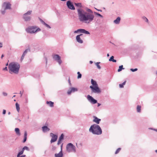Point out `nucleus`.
<instances>
[{
	"mask_svg": "<svg viewBox=\"0 0 157 157\" xmlns=\"http://www.w3.org/2000/svg\"><path fill=\"white\" fill-rule=\"evenodd\" d=\"M62 140L59 139L58 141L57 144L58 145H59L61 143V142Z\"/></svg>",
	"mask_w": 157,
	"mask_h": 157,
	"instance_id": "nucleus-41",
	"label": "nucleus"
},
{
	"mask_svg": "<svg viewBox=\"0 0 157 157\" xmlns=\"http://www.w3.org/2000/svg\"><path fill=\"white\" fill-rule=\"evenodd\" d=\"M50 135L52 137L51 140V143H52L56 141L57 139V136L52 133H50Z\"/></svg>",
	"mask_w": 157,
	"mask_h": 157,
	"instance_id": "nucleus-10",
	"label": "nucleus"
},
{
	"mask_svg": "<svg viewBox=\"0 0 157 157\" xmlns=\"http://www.w3.org/2000/svg\"><path fill=\"white\" fill-rule=\"evenodd\" d=\"M121 150V148H118L117 150L116 151H115V154H118L120 152V151Z\"/></svg>",
	"mask_w": 157,
	"mask_h": 157,
	"instance_id": "nucleus-31",
	"label": "nucleus"
},
{
	"mask_svg": "<svg viewBox=\"0 0 157 157\" xmlns=\"http://www.w3.org/2000/svg\"><path fill=\"white\" fill-rule=\"evenodd\" d=\"M5 13V11H2V14H4Z\"/></svg>",
	"mask_w": 157,
	"mask_h": 157,
	"instance_id": "nucleus-51",
	"label": "nucleus"
},
{
	"mask_svg": "<svg viewBox=\"0 0 157 157\" xmlns=\"http://www.w3.org/2000/svg\"><path fill=\"white\" fill-rule=\"evenodd\" d=\"M156 131H157V129L156 130Z\"/></svg>",
	"mask_w": 157,
	"mask_h": 157,
	"instance_id": "nucleus-63",
	"label": "nucleus"
},
{
	"mask_svg": "<svg viewBox=\"0 0 157 157\" xmlns=\"http://www.w3.org/2000/svg\"><path fill=\"white\" fill-rule=\"evenodd\" d=\"M89 131L94 134L100 135L102 133V130L100 126L98 125H91L89 129Z\"/></svg>",
	"mask_w": 157,
	"mask_h": 157,
	"instance_id": "nucleus-3",
	"label": "nucleus"
},
{
	"mask_svg": "<svg viewBox=\"0 0 157 157\" xmlns=\"http://www.w3.org/2000/svg\"><path fill=\"white\" fill-rule=\"evenodd\" d=\"M2 47V44L1 43H0V48Z\"/></svg>",
	"mask_w": 157,
	"mask_h": 157,
	"instance_id": "nucleus-48",
	"label": "nucleus"
},
{
	"mask_svg": "<svg viewBox=\"0 0 157 157\" xmlns=\"http://www.w3.org/2000/svg\"><path fill=\"white\" fill-rule=\"evenodd\" d=\"M6 113V110L5 109H3V114H5Z\"/></svg>",
	"mask_w": 157,
	"mask_h": 157,
	"instance_id": "nucleus-45",
	"label": "nucleus"
},
{
	"mask_svg": "<svg viewBox=\"0 0 157 157\" xmlns=\"http://www.w3.org/2000/svg\"><path fill=\"white\" fill-rule=\"evenodd\" d=\"M95 14L97 15L98 16L100 17H102V16L99 13H96V12H95Z\"/></svg>",
	"mask_w": 157,
	"mask_h": 157,
	"instance_id": "nucleus-38",
	"label": "nucleus"
},
{
	"mask_svg": "<svg viewBox=\"0 0 157 157\" xmlns=\"http://www.w3.org/2000/svg\"><path fill=\"white\" fill-rule=\"evenodd\" d=\"M137 111L138 112H140L141 111V106L140 105H138L137 106Z\"/></svg>",
	"mask_w": 157,
	"mask_h": 157,
	"instance_id": "nucleus-26",
	"label": "nucleus"
},
{
	"mask_svg": "<svg viewBox=\"0 0 157 157\" xmlns=\"http://www.w3.org/2000/svg\"><path fill=\"white\" fill-rule=\"evenodd\" d=\"M20 94H21V95H22V94H21V92H20Z\"/></svg>",
	"mask_w": 157,
	"mask_h": 157,
	"instance_id": "nucleus-61",
	"label": "nucleus"
},
{
	"mask_svg": "<svg viewBox=\"0 0 157 157\" xmlns=\"http://www.w3.org/2000/svg\"><path fill=\"white\" fill-rule=\"evenodd\" d=\"M124 68H123V66L121 65V66H120L119 67V69L118 70V72H120L121 71L122 69H124Z\"/></svg>",
	"mask_w": 157,
	"mask_h": 157,
	"instance_id": "nucleus-28",
	"label": "nucleus"
},
{
	"mask_svg": "<svg viewBox=\"0 0 157 157\" xmlns=\"http://www.w3.org/2000/svg\"><path fill=\"white\" fill-rule=\"evenodd\" d=\"M42 128L43 131L44 132L49 131L50 130V129L46 126L43 127Z\"/></svg>",
	"mask_w": 157,
	"mask_h": 157,
	"instance_id": "nucleus-18",
	"label": "nucleus"
},
{
	"mask_svg": "<svg viewBox=\"0 0 157 157\" xmlns=\"http://www.w3.org/2000/svg\"><path fill=\"white\" fill-rule=\"evenodd\" d=\"M32 11H29L26 13H25L24 14L23 16V18L25 19V20L26 21H29L30 19V17H26L27 15H30L32 13Z\"/></svg>",
	"mask_w": 157,
	"mask_h": 157,
	"instance_id": "nucleus-9",
	"label": "nucleus"
},
{
	"mask_svg": "<svg viewBox=\"0 0 157 157\" xmlns=\"http://www.w3.org/2000/svg\"><path fill=\"white\" fill-rule=\"evenodd\" d=\"M3 70H4V71H7V67H6L5 68H4Z\"/></svg>",
	"mask_w": 157,
	"mask_h": 157,
	"instance_id": "nucleus-46",
	"label": "nucleus"
},
{
	"mask_svg": "<svg viewBox=\"0 0 157 157\" xmlns=\"http://www.w3.org/2000/svg\"><path fill=\"white\" fill-rule=\"evenodd\" d=\"M15 97V95H14V96H13V97Z\"/></svg>",
	"mask_w": 157,
	"mask_h": 157,
	"instance_id": "nucleus-58",
	"label": "nucleus"
},
{
	"mask_svg": "<svg viewBox=\"0 0 157 157\" xmlns=\"http://www.w3.org/2000/svg\"><path fill=\"white\" fill-rule=\"evenodd\" d=\"M79 30H80L79 31V32L83 33V31L82 30H84V29H79Z\"/></svg>",
	"mask_w": 157,
	"mask_h": 157,
	"instance_id": "nucleus-40",
	"label": "nucleus"
},
{
	"mask_svg": "<svg viewBox=\"0 0 157 157\" xmlns=\"http://www.w3.org/2000/svg\"><path fill=\"white\" fill-rule=\"evenodd\" d=\"M11 4L9 2H4L2 5V7H4L5 10L10 9Z\"/></svg>",
	"mask_w": 157,
	"mask_h": 157,
	"instance_id": "nucleus-8",
	"label": "nucleus"
},
{
	"mask_svg": "<svg viewBox=\"0 0 157 157\" xmlns=\"http://www.w3.org/2000/svg\"><path fill=\"white\" fill-rule=\"evenodd\" d=\"M40 30L39 28L37 29L36 27H29L26 29L27 32L30 33H34L37 31Z\"/></svg>",
	"mask_w": 157,
	"mask_h": 157,
	"instance_id": "nucleus-4",
	"label": "nucleus"
},
{
	"mask_svg": "<svg viewBox=\"0 0 157 157\" xmlns=\"http://www.w3.org/2000/svg\"><path fill=\"white\" fill-rule=\"evenodd\" d=\"M91 83L93 85V86H98L96 82L93 79H91Z\"/></svg>",
	"mask_w": 157,
	"mask_h": 157,
	"instance_id": "nucleus-20",
	"label": "nucleus"
},
{
	"mask_svg": "<svg viewBox=\"0 0 157 157\" xmlns=\"http://www.w3.org/2000/svg\"><path fill=\"white\" fill-rule=\"evenodd\" d=\"M68 82L69 83L71 84V82H70V79L69 78L68 80Z\"/></svg>",
	"mask_w": 157,
	"mask_h": 157,
	"instance_id": "nucleus-49",
	"label": "nucleus"
},
{
	"mask_svg": "<svg viewBox=\"0 0 157 157\" xmlns=\"http://www.w3.org/2000/svg\"><path fill=\"white\" fill-rule=\"evenodd\" d=\"M14 101H16V100H14Z\"/></svg>",
	"mask_w": 157,
	"mask_h": 157,
	"instance_id": "nucleus-62",
	"label": "nucleus"
},
{
	"mask_svg": "<svg viewBox=\"0 0 157 157\" xmlns=\"http://www.w3.org/2000/svg\"><path fill=\"white\" fill-rule=\"evenodd\" d=\"M87 98L88 100L91 103L95 104L97 103V101L94 99L90 95H88Z\"/></svg>",
	"mask_w": 157,
	"mask_h": 157,
	"instance_id": "nucleus-11",
	"label": "nucleus"
},
{
	"mask_svg": "<svg viewBox=\"0 0 157 157\" xmlns=\"http://www.w3.org/2000/svg\"><path fill=\"white\" fill-rule=\"evenodd\" d=\"M156 73H157V72H156Z\"/></svg>",
	"mask_w": 157,
	"mask_h": 157,
	"instance_id": "nucleus-64",
	"label": "nucleus"
},
{
	"mask_svg": "<svg viewBox=\"0 0 157 157\" xmlns=\"http://www.w3.org/2000/svg\"><path fill=\"white\" fill-rule=\"evenodd\" d=\"M25 155H22L21 156L19 155V156H17V157H25Z\"/></svg>",
	"mask_w": 157,
	"mask_h": 157,
	"instance_id": "nucleus-47",
	"label": "nucleus"
},
{
	"mask_svg": "<svg viewBox=\"0 0 157 157\" xmlns=\"http://www.w3.org/2000/svg\"><path fill=\"white\" fill-rule=\"evenodd\" d=\"M29 17V16H28V15H27L26 16V17Z\"/></svg>",
	"mask_w": 157,
	"mask_h": 157,
	"instance_id": "nucleus-59",
	"label": "nucleus"
},
{
	"mask_svg": "<svg viewBox=\"0 0 157 157\" xmlns=\"http://www.w3.org/2000/svg\"><path fill=\"white\" fill-rule=\"evenodd\" d=\"M100 63V62H97L96 63V65L97 66L98 68L99 69H100L101 68V67L100 66V65H99V64Z\"/></svg>",
	"mask_w": 157,
	"mask_h": 157,
	"instance_id": "nucleus-29",
	"label": "nucleus"
},
{
	"mask_svg": "<svg viewBox=\"0 0 157 157\" xmlns=\"http://www.w3.org/2000/svg\"><path fill=\"white\" fill-rule=\"evenodd\" d=\"M15 105H16V109H17V111L18 112H19L20 111V105L17 103H16L15 104Z\"/></svg>",
	"mask_w": 157,
	"mask_h": 157,
	"instance_id": "nucleus-21",
	"label": "nucleus"
},
{
	"mask_svg": "<svg viewBox=\"0 0 157 157\" xmlns=\"http://www.w3.org/2000/svg\"><path fill=\"white\" fill-rule=\"evenodd\" d=\"M121 18L120 17H118L114 21V22L116 24H118L120 21Z\"/></svg>",
	"mask_w": 157,
	"mask_h": 157,
	"instance_id": "nucleus-17",
	"label": "nucleus"
},
{
	"mask_svg": "<svg viewBox=\"0 0 157 157\" xmlns=\"http://www.w3.org/2000/svg\"><path fill=\"white\" fill-rule=\"evenodd\" d=\"M30 50L28 49H26L24 52L23 54L22 55L21 57V60H23L24 58V56H25V55L26 54V53H27V52L28 51H29Z\"/></svg>",
	"mask_w": 157,
	"mask_h": 157,
	"instance_id": "nucleus-19",
	"label": "nucleus"
},
{
	"mask_svg": "<svg viewBox=\"0 0 157 157\" xmlns=\"http://www.w3.org/2000/svg\"><path fill=\"white\" fill-rule=\"evenodd\" d=\"M24 151L22 149V151H21L18 153V154L17 155V156H19V155H21L23 154Z\"/></svg>",
	"mask_w": 157,
	"mask_h": 157,
	"instance_id": "nucleus-34",
	"label": "nucleus"
},
{
	"mask_svg": "<svg viewBox=\"0 0 157 157\" xmlns=\"http://www.w3.org/2000/svg\"><path fill=\"white\" fill-rule=\"evenodd\" d=\"M64 136L63 134H62L59 137V139L62 140L63 139Z\"/></svg>",
	"mask_w": 157,
	"mask_h": 157,
	"instance_id": "nucleus-36",
	"label": "nucleus"
},
{
	"mask_svg": "<svg viewBox=\"0 0 157 157\" xmlns=\"http://www.w3.org/2000/svg\"><path fill=\"white\" fill-rule=\"evenodd\" d=\"M71 90L72 92H74L75 91H77V88L73 87L72 88Z\"/></svg>",
	"mask_w": 157,
	"mask_h": 157,
	"instance_id": "nucleus-30",
	"label": "nucleus"
},
{
	"mask_svg": "<svg viewBox=\"0 0 157 157\" xmlns=\"http://www.w3.org/2000/svg\"><path fill=\"white\" fill-rule=\"evenodd\" d=\"M155 152L156 153H157V150H156L155 151Z\"/></svg>",
	"mask_w": 157,
	"mask_h": 157,
	"instance_id": "nucleus-56",
	"label": "nucleus"
},
{
	"mask_svg": "<svg viewBox=\"0 0 157 157\" xmlns=\"http://www.w3.org/2000/svg\"><path fill=\"white\" fill-rule=\"evenodd\" d=\"M62 145L61 146V150L60 152L58 154H55V157H62L63 154L62 151Z\"/></svg>",
	"mask_w": 157,
	"mask_h": 157,
	"instance_id": "nucleus-14",
	"label": "nucleus"
},
{
	"mask_svg": "<svg viewBox=\"0 0 157 157\" xmlns=\"http://www.w3.org/2000/svg\"><path fill=\"white\" fill-rule=\"evenodd\" d=\"M93 118H94V119L93 120V121L96 123L97 124H99L101 121V120L98 119L95 116H94Z\"/></svg>",
	"mask_w": 157,
	"mask_h": 157,
	"instance_id": "nucleus-15",
	"label": "nucleus"
},
{
	"mask_svg": "<svg viewBox=\"0 0 157 157\" xmlns=\"http://www.w3.org/2000/svg\"><path fill=\"white\" fill-rule=\"evenodd\" d=\"M20 67V65L18 63L12 62L9 65V72L11 74L13 73L17 74L18 73Z\"/></svg>",
	"mask_w": 157,
	"mask_h": 157,
	"instance_id": "nucleus-2",
	"label": "nucleus"
},
{
	"mask_svg": "<svg viewBox=\"0 0 157 157\" xmlns=\"http://www.w3.org/2000/svg\"><path fill=\"white\" fill-rule=\"evenodd\" d=\"M126 81H124L122 84H120L119 85V87L121 88H122L124 87V85L126 83Z\"/></svg>",
	"mask_w": 157,
	"mask_h": 157,
	"instance_id": "nucleus-25",
	"label": "nucleus"
},
{
	"mask_svg": "<svg viewBox=\"0 0 157 157\" xmlns=\"http://www.w3.org/2000/svg\"><path fill=\"white\" fill-rule=\"evenodd\" d=\"M10 112H9L8 113V114H10Z\"/></svg>",
	"mask_w": 157,
	"mask_h": 157,
	"instance_id": "nucleus-57",
	"label": "nucleus"
},
{
	"mask_svg": "<svg viewBox=\"0 0 157 157\" xmlns=\"http://www.w3.org/2000/svg\"><path fill=\"white\" fill-rule=\"evenodd\" d=\"M82 34H80L79 35H78L76 36V40L80 44H82L83 43V40L81 39L80 36H82Z\"/></svg>",
	"mask_w": 157,
	"mask_h": 157,
	"instance_id": "nucleus-13",
	"label": "nucleus"
},
{
	"mask_svg": "<svg viewBox=\"0 0 157 157\" xmlns=\"http://www.w3.org/2000/svg\"><path fill=\"white\" fill-rule=\"evenodd\" d=\"M79 30H79V29H78L77 30L75 31L74 32L75 33H78Z\"/></svg>",
	"mask_w": 157,
	"mask_h": 157,
	"instance_id": "nucleus-44",
	"label": "nucleus"
},
{
	"mask_svg": "<svg viewBox=\"0 0 157 157\" xmlns=\"http://www.w3.org/2000/svg\"><path fill=\"white\" fill-rule=\"evenodd\" d=\"M46 103L50 107H52L54 106V102L51 101H47Z\"/></svg>",
	"mask_w": 157,
	"mask_h": 157,
	"instance_id": "nucleus-16",
	"label": "nucleus"
},
{
	"mask_svg": "<svg viewBox=\"0 0 157 157\" xmlns=\"http://www.w3.org/2000/svg\"><path fill=\"white\" fill-rule=\"evenodd\" d=\"M67 5L68 7L71 10H75V8L72 4V3L70 1H68L67 2Z\"/></svg>",
	"mask_w": 157,
	"mask_h": 157,
	"instance_id": "nucleus-12",
	"label": "nucleus"
},
{
	"mask_svg": "<svg viewBox=\"0 0 157 157\" xmlns=\"http://www.w3.org/2000/svg\"><path fill=\"white\" fill-rule=\"evenodd\" d=\"M3 94L4 96H6L7 95V94L6 93H4Z\"/></svg>",
	"mask_w": 157,
	"mask_h": 157,
	"instance_id": "nucleus-50",
	"label": "nucleus"
},
{
	"mask_svg": "<svg viewBox=\"0 0 157 157\" xmlns=\"http://www.w3.org/2000/svg\"><path fill=\"white\" fill-rule=\"evenodd\" d=\"M90 88L92 89V92L98 93L101 92V91L98 86H90Z\"/></svg>",
	"mask_w": 157,
	"mask_h": 157,
	"instance_id": "nucleus-6",
	"label": "nucleus"
},
{
	"mask_svg": "<svg viewBox=\"0 0 157 157\" xmlns=\"http://www.w3.org/2000/svg\"><path fill=\"white\" fill-rule=\"evenodd\" d=\"M83 31V33H85L86 34H90V33L85 30L84 29V30H82Z\"/></svg>",
	"mask_w": 157,
	"mask_h": 157,
	"instance_id": "nucleus-35",
	"label": "nucleus"
},
{
	"mask_svg": "<svg viewBox=\"0 0 157 157\" xmlns=\"http://www.w3.org/2000/svg\"><path fill=\"white\" fill-rule=\"evenodd\" d=\"M130 70L132 72H134V71H137V68H135V69H131Z\"/></svg>",
	"mask_w": 157,
	"mask_h": 157,
	"instance_id": "nucleus-39",
	"label": "nucleus"
},
{
	"mask_svg": "<svg viewBox=\"0 0 157 157\" xmlns=\"http://www.w3.org/2000/svg\"><path fill=\"white\" fill-rule=\"evenodd\" d=\"M8 65V63H7L6 64V66H7V65Z\"/></svg>",
	"mask_w": 157,
	"mask_h": 157,
	"instance_id": "nucleus-60",
	"label": "nucleus"
},
{
	"mask_svg": "<svg viewBox=\"0 0 157 157\" xmlns=\"http://www.w3.org/2000/svg\"><path fill=\"white\" fill-rule=\"evenodd\" d=\"M143 18L145 20V21L147 22H148V20L147 18H146L145 17H143Z\"/></svg>",
	"mask_w": 157,
	"mask_h": 157,
	"instance_id": "nucleus-43",
	"label": "nucleus"
},
{
	"mask_svg": "<svg viewBox=\"0 0 157 157\" xmlns=\"http://www.w3.org/2000/svg\"><path fill=\"white\" fill-rule=\"evenodd\" d=\"M67 150L68 152H75V147L71 143L68 144L67 146Z\"/></svg>",
	"mask_w": 157,
	"mask_h": 157,
	"instance_id": "nucleus-5",
	"label": "nucleus"
},
{
	"mask_svg": "<svg viewBox=\"0 0 157 157\" xmlns=\"http://www.w3.org/2000/svg\"><path fill=\"white\" fill-rule=\"evenodd\" d=\"M100 105H101V104H100L98 103V106H99Z\"/></svg>",
	"mask_w": 157,
	"mask_h": 157,
	"instance_id": "nucleus-53",
	"label": "nucleus"
},
{
	"mask_svg": "<svg viewBox=\"0 0 157 157\" xmlns=\"http://www.w3.org/2000/svg\"><path fill=\"white\" fill-rule=\"evenodd\" d=\"M72 91H71V90H68L67 92V94H70L72 92Z\"/></svg>",
	"mask_w": 157,
	"mask_h": 157,
	"instance_id": "nucleus-42",
	"label": "nucleus"
},
{
	"mask_svg": "<svg viewBox=\"0 0 157 157\" xmlns=\"http://www.w3.org/2000/svg\"><path fill=\"white\" fill-rule=\"evenodd\" d=\"M78 12L80 20L85 23H90L93 21L94 17L93 14L85 13L82 10L78 9Z\"/></svg>",
	"mask_w": 157,
	"mask_h": 157,
	"instance_id": "nucleus-1",
	"label": "nucleus"
},
{
	"mask_svg": "<svg viewBox=\"0 0 157 157\" xmlns=\"http://www.w3.org/2000/svg\"><path fill=\"white\" fill-rule=\"evenodd\" d=\"M52 57L54 59L57 61L59 64H60L62 63V61L60 59V57L59 55L57 54L53 55Z\"/></svg>",
	"mask_w": 157,
	"mask_h": 157,
	"instance_id": "nucleus-7",
	"label": "nucleus"
},
{
	"mask_svg": "<svg viewBox=\"0 0 157 157\" xmlns=\"http://www.w3.org/2000/svg\"><path fill=\"white\" fill-rule=\"evenodd\" d=\"M109 61H112L113 62H117V60H116L114 59V56H112L109 59Z\"/></svg>",
	"mask_w": 157,
	"mask_h": 157,
	"instance_id": "nucleus-23",
	"label": "nucleus"
},
{
	"mask_svg": "<svg viewBox=\"0 0 157 157\" xmlns=\"http://www.w3.org/2000/svg\"><path fill=\"white\" fill-rule=\"evenodd\" d=\"M107 56H109V54H108H108H107Z\"/></svg>",
	"mask_w": 157,
	"mask_h": 157,
	"instance_id": "nucleus-54",
	"label": "nucleus"
},
{
	"mask_svg": "<svg viewBox=\"0 0 157 157\" xmlns=\"http://www.w3.org/2000/svg\"><path fill=\"white\" fill-rule=\"evenodd\" d=\"M15 131L17 134L20 136V133L19 129L18 128H16L15 129Z\"/></svg>",
	"mask_w": 157,
	"mask_h": 157,
	"instance_id": "nucleus-24",
	"label": "nucleus"
},
{
	"mask_svg": "<svg viewBox=\"0 0 157 157\" xmlns=\"http://www.w3.org/2000/svg\"><path fill=\"white\" fill-rule=\"evenodd\" d=\"M90 63H92V61H90Z\"/></svg>",
	"mask_w": 157,
	"mask_h": 157,
	"instance_id": "nucleus-55",
	"label": "nucleus"
},
{
	"mask_svg": "<svg viewBox=\"0 0 157 157\" xmlns=\"http://www.w3.org/2000/svg\"><path fill=\"white\" fill-rule=\"evenodd\" d=\"M77 74H78V78H81L82 77V75L80 73V72H77Z\"/></svg>",
	"mask_w": 157,
	"mask_h": 157,
	"instance_id": "nucleus-33",
	"label": "nucleus"
},
{
	"mask_svg": "<svg viewBox=\"0 0 157 157\" xmlns=\"http://www.w3.org/2000/svg\"><path fill=\"white\" fill-rule=\"evenodd\" d=\"M27 133L26 131H25L24 133V139L23 141V142L25 143L26 140H27Z\"/></svg>",
	"mask_w": 157,
	"mask_h": 157,
	"instance_id": "nucleus-22",
	"label": "nucleus"
},
{
	"mask_svg": "<svg viewBox=\"0 0 157 157\" xmlns=\"http://www.w3.org/2000/svg\"><path fill=\"white\" fill-rule=\"evenodd\" d=\"M42 22L48 28H50L51 27H50V26L48 25V24H46V23H45L43 21H42Z\"/></svg>",
	"mask_w": 157,
	"mask_h": 157,
	"instance_id": "nucleus-32",
	"label": "nucleus"
},
{
	"mask_svg": "<svg viewBox=\"0 0 157 157\" xmlns=\"http://www.w3.org/2000/svg\"><path fill=\"white\" fill-rule=\"evenodd\" d=\"M4 56V55L2 54L1 56V58H3V57Z\"/></svg>",
	"mask_w": 157,
	"mask_h": 157,
	"instance_id": "nucleus-52",
	"label": "nucleus"
},
{
	"mask_svg": "<svg viewBox=\"0 0 157 157\" xmlns=\"http://www.w3.org/2000/svg\"><path fill=\"white\" fill-rule=\"evenodd\" d=\"M25 149L27 150H28V151L29 150V149L28 147L26 146H25L22 149L24 151V150Z\"/></svg>",
	"mask_w": 157,
	"mask_h": 157,
	"instance_id": "nucleus-37",
	"label": "nucleus"
},
{
	"mask_svg": "<svg viewBox=\"0 0 157 157\" xmlns=\"http://www.w3.org/2000/svg\"><path fill=\"white\" fill-rule=\"evenodd\" d=\"M74 4L76 6L78 7H81L82 6L81 3H75Z\"/></svg>",
	"mask_w": 157,
	"mask_h": 157,
	"instance_id": "nucleus-27",
	"label": "nucleus"
}]
</instances>
